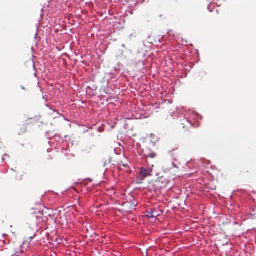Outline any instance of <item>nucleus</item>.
Listing matches in <instances>:
<instances>
[{
    "mask_svg": "<svg viewBox=\"0 0 256 256\" xmlns=\"http://www.w3.org/2000/svg\"><path fill=\"white\" fill-rule=\"evenodd\" d=\"M35 218L32 220L34 223L41 222L44 221V213L42 211L38 210L34 212V216H33Z\"/></svg>",
    "mask_w": 256,
    "mask_h": 256,
    "instance_id": "1",
    "label": "nucleus"
},
{
    "mask_svg": "<svg viewBox=\"0 0 256 256\" xmlns=\"http://www.w3.org/2000/svg\"><path fill=\"white\" fill-rule=\"evenodd\" d=\"M152 172V168H142L140 169V170L139 173L140 176L142 180H143L144 178H146L147 176L150 175V173Z\"/></svg>",
    "mask_w": 256,
    "mask_h": 256,
    "instance_id": "2",
    "label": "nucleus"
},
{
    "mask_svg": "<svg viewBox=\"0 0 256 256\" xmlns=\"http://www.w3.org/2000/svg\"><path fill=\"white\" fill-rule=\"evenodd\" d=\"M27 124H24L19 126L18 130L19 134H22L26 132Z\"/></svg>",
    "mask_w": 256,
    "mask_h": 256,
    "instance_id": "3",
    "label": "nucleus"
},
{
    "mask_svg": "<svg viewBox=\"0 0 256 256\" xmlns=\"http://www.w3.org/2000/svg\"><path fill=\"white\" fill-rule=\"evenodd\" d=\"M156 154L154 152H152L150 150L146 151V158H154L156 157Z\"/></svg>",
    "mask_w": 256,
    "mask_h": 256,
    "instance_id": "4",
    "label": "nucleus"
},
{
    "mask_svg": "<svg viewBox=\"0 0 256 256\" xmlns=\"http://www.w3.org/2000/svg\"><path fill=\"white\" fill-rule=\"evenodd\" d=\"M147 216L148 218H155L156 216L154 214V212H149L148 214H147Z\"/></svg>",
    "mask_w": 256,
    "mask_h": 256,
    "instance_id": "5",
    "label": "nucleus"
},
{
    "mask_svg": "<svg viewBox=\"0 0 256 256\" xmlns=\"http://www.w3.org/2000/svg\"><path fill=\"white\" fill-rule=\"evenodd\" d=\"M22 177H23V174H20L18 176L17 178L18 179V180H21L22 179Z\"/></svg>",
    "mask_w": 256,
    "mask_h": 256,
    "instance_id": "6",
    "label": "nucleus"
},
{
    "mask_svg": "<svg viewBox=\"0 0 256 256\" xmlns=\"http://www.w3.org/2000/svg\"><path fill=\"white\" fill-rule=\"evenodd\" d=\"M22 90H25V88H24L23 86H22Z\"/></svg>",
    "mask_w": 256,
    "mask_h": 256,
    "instance_id": "7",
    "label": "nucleus"
}]
</instances>
